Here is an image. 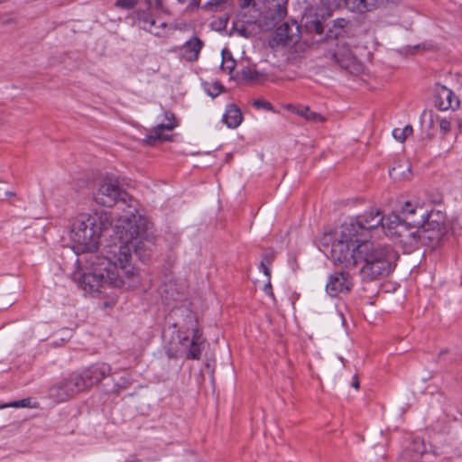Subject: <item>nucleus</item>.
I'll use <instances>...</instances> for the list:
<instances>
[{"mask_svg": "<svg viewBox=\"0 0 462 462\" xmlns=\"http://www.w3.org/2000/svg\"><path fill=\"white\" fill-rule=\"evenodd\" d=\"M215 90H216V93H210V95H211L212 97H216V96H217V95L219 94V92H220L219 87H218V86H216V87H215Z\"/></svg>", "mask_w": 462, "mask_h": 462, "instance_id": "ea45409f", "label": "nucleus"}, {"mask_svg": "<svg viewBox=\"0 0 462 462\" xmlns=\"http://www.w3.org/2000/svg\"><path fill=\"white\" fill-rule=\"evenodd\" d=\"M437 106L439 110L457 109L460 106L459 98L455 93L445 86L438 85L435 88Z\"/></svg>", "mask_w": 462, "mask_h": 462, "instance_id": "ddd939ff", "label": "nucleus"}, {"mask_svg": "<svg viewBox=\"0 0 462 462\" xmlns=\"http://www.w3.org/2000/svg\"><path fill=\"white\" fill-rule=\"evenodd\" d=\"M352 386L355 388V389H358L359 388V381H358V378L356 375H355L353 377V381H352Z\"/></svg>", "mask_w": 462, "mask_h": 462, "instance_id": "c9c22d12", "label": "nucleus"}, {"mask_svg": "<svg viewBox=\"0 0 462 462\" xmlns=\"http://www.w3.org/2000/svg\"><path fill=\"white\" fill-rule=\"evenodd\" d=\"M339 64L349 70L351 73H357L361 69V65L357 61L355 54L347 47H342L335 54Z\"/></svg>", "mask_w": 462, "mask_h": 462, "instance_id": "f3484780", "label": "nucleus"}, {"mask_svg": "<svg viewBox=\"0 0 462 462\" xmlns=\"http://www.w3.org/2000/svg\"><path fill=\"white\" fill-rule=\"evenodd\" d=\"M348 0H320V4L327 10V15L342 6H347Z\"/></svg>", "mask_w": 462, "mask_h": 462, "instance_id": "5701e85b", "label": "nucleus"}, {"mask_svg": "<svg viewBox=\"0 0 462 462\" xmlns=\"http://www.w3.org/2000/svg\"><path fill=\"white\" fill-rule=\"evenodd\" d=\"M422 242L439 243L447 233L445 218L439 212H431L426 222L422 221L420 228Z\"/></svg>", "mask_w": 462, "mask_h": 462, "instance_id": "6e6552de", "label": "nucleus"}, {"mask_svg": "<svg viewBox=\"0 0 462 462\" xmlns=\"http://www.w3.org/2000/svg\"><path fill=\"white\" fill-rule=\"evenodd\" d=\"M404 223L403 220H401L400 216L392 213L387 217H383L380 226L385 232L386 236H393L398 235L399 231L402 229L401 226H403Z\"/></svg>", "mask_w": 462, "mask_h": 462, "instance_id": "aec40b11", "label": "nucleus"}, {"mask_svg": "<svg viewBox=\"0 0 462 462\" xmlns=\"http://www.w3.org/2000/svg\"><path fill=\"white\" fill-rule=\"evenodd\" d=\"M403 178H406L407 176L404 174V172L402 173Z\"/></svg>", "mask_w": 462, "mask_h": 462, "instance_id": "a18cd8bd", "label": "nucleus"}, {"mask_svg": "<svg viewBox=\"0 0 462 462\" xmlns=\"http://www.w3.org/2000/svg\"><path fill=\"white\" fill-rule=\"evenodd\" d=\"M447 354V350H443L441 351L439 356H438V358L436 359V362L439 363L440 362L441 358Z\"/></svg>", "mask_w": 462, "mask_h": 462, "instance_id": "58836bf2", "label": "nucleus"}, {"mask_svg": "<svg viewBox=\"0 0 462 462\" xmlns=\"http://www.w3.org/2000/svg\"><path fill=\"white\" fill-rule=\"evenodd\" d=\"M383 221V216L379 209H372L368 212L345 221V226H349L354 228L352 231L358 236H363L365 240H369V233L371 230L380 226V223Z\"/></svg>", "mask_w": 462, "mask_h": 462, "instance_id": "0eeeda50", "label": "nucleus"}, {"mask_svg": "<svg viewBox=\"0 0 462 462\" xmlns=\"http://www.w3.org/2000/svg\"><path fill=\"white\" fill-rule=\"evenodd\" d=\"M203 45V42L197 37L189 39L180 47L181 58L189 62L196 61Z\"/></svg>", "mask_w": 462, "mask_h": 462, "instance_id": "6ab92c4d", "label": "nucleus"}, {"mask_svg": "<svg viewBox=\"0 0 462 462\" xmlns=\"http://www.w3.org/2000/svg\"><path fill=\"white\" fill-rule=\"evenodd\" d=\"M259 73L256 70H253L251 69H243L241 71V76L249 80H256Z\"/></svg>", "mask_w": 462, "mask_h": 462, "instance_id": "c85d7f7f", "label": "nucleus"}, {"mask_svg": "<svg viewBox=\"0 0 462 462\" xmlns=\"http://www.w3.org/2000/svg\"><path fill=\"white\" fill-rule=\"evenodd\" d=\"M457 125H458V128H459L460 132H462V120L461 119L457 120Z\"/></svg>", "mask_w": 462, "mask_h": 462, "instance_id": "79ce46f5", "label": "nucleus"}, {"mask_svg": "<svg viewBox=\"0 0 462 462\" xmlns=\"http://www.w3.org/2000/svg\"><path fill=\"white\" fill-rule=\"evenodd\" d=\"M300 28L296 22L283 23L275 31V40L282 44L294 43L299 40Z\"/></svg>", "mask_w": 462, "mask_h": 462, "instance_id": "2eb2a0df", "label": "nucleus"}, {"mask_svg": "<svg viewBox=\"0 0 462 462\" xmlns=\"http://www.w3.org/2000/svg\"><path fill=\"white\" fill-rule=\"evenodd\" d=\"M401 169V166H398V167H393L392 170L389 171V174L391 176H394L396 177L394 174L396 173L397 171H399Z\"/></svg>", "mask_w": 462, "mask_h": 462, "instance_id": "4c0bfd02", "label": "nucleus"}, {"mask_svg": "<svg viewBox=\"0 0 462 462\" xmlns=\"http://www.w3.org/2000/svg\"><path fill=\"white\" fill-rule=\"evenodd\" d=\"M402 214L403 221L406 223H404L403 226H401L402 229L397 236L400 238L401 243L412 247L419 242H422L420 228L426 210H423L421 206H413L411 202L407 201L402 208Z\"/></svg>", "mask_w": 462, "mask_h": 462, "instance_id": "20e7f679", "label": "nucleus"}, {"mask_svg": "<svg viewBox=\"0 0 462 462\" xmlns=\"http://www.w3.org/2000/svg\"><path fill=\"white\" fill-rule=\"evenodd\" d=\"M165 119L167 120V123L159 124L149 134L146 135L143 139L145 143L152 145L158 141L170 140V135L166 134L164 132H171L176 127L174 115L172 113L166 112Z\"/></svg>", "mask_w": 462, "mask_h": 462, "instance_id": "9b49d317", "label": "nucleus"}, {"mask_svg": "<svg viewBox=\"0 0 462 462\" xmlns=\"http://www.w3.org/2000/svg\"><path fill=\"white\" fill-rule=\"evenodd\" d=\"M29 402H30L29 399H23V400H21L19 402H13L11 403L5 404V405L1 406V408H5V407H15V408L26 407V406H28Z\"/></svg>", "mask_w": 462, "mask_h": 462, "instance_id": "7c9ffc66", "label": "nucleus"}, {"mask_svg": "<svg viewBox=\"0 0 462 462\" xmlns=\"http://www.w3.org/2000/svg\"><path fill=\"white\" fill-rule=\"evenodd\" d=\"M273 255L272 253H270V254H264L263 257V260H264L265 263L271 264V263L273 261Z\"/></svg>", "mask_w": 462, "mask_h": 462, "instance_id": "f704fd0d", "label": "nucleus"}, {"mask_svg": "<svg viewBox=\"0 0 462 462\" xmlns=\"http://www.w3.org/2000/svg\"><path fill=\"white\" fill-rule=\"evenodd\" d=\"M346 7L349 10L357 13H365L370 11L366 5V0H348Z\"/></svg>", "mask_w": 462, "mask_h": 462, "instance_id": "393cba45", "label": "nucleus"}, {"mask_svg": "<svg viewBox=\"0 0 462 462\" xmlns=\"http://www.w3.org/2000/svg\"><path fill=\"white\" fill-rule=\"evenodd\" d=\"M111 367L107 364H99L89 367L79 374H73L69 380L75 393L85 391L109 375Z\"/></svg>", "mask_w": 462, "mask_h": 462, "instance_id": "423d86ee", "label": "nucleus"}, {"mask_svg": "<svg viewBox=\"0 0 462 462\" xmlns=\"http://www.w3.org/2000/svg\"><path fill=\"white\" fill-rule=\"evenodd\" d=\"M139 26L155 36H164L168 32V24L162 19L143 14L138 17Z\"/></svg>", "mask_w": 462, "mask_h": 462, "instance_id": "4468645a", "label": "nucleus"}, {"mask_svg": "<svg viewBox=\"0 0 462 462\" xmlns=\"http://www.w3.org/2000/svg\"><path fill=\"white\" fill-rule=\"evenodd\" d=\"M222 120L227 127L236 128L242 123L243 116L240 109L236 105L230 104L226 106Z\"/></svg>", "mask_w": 462, "mask_h": 462, "instance_id": "4be33fe9", "label": "nucleus"}, {"mask_svg": "<svg viewBox=\"0 0 462 462\" xmlns=\"http://www.w3.org/2000/svg\"><path fill=\"white\" fill-rule=\"evenodd\" d=\"M180 344L189 346L187 358L199 359L203 348L204 338L199 329H194L192 339L189 341L188 337H179Z\"/></svg>", "mask_w": 462, "mask_h": 462, "instance_id": "dca6fc26", "label": "nucleus"}, {"mask_svg": "<svg viewBox=\"0 0 462 462\" xmlns=\"http://www.w3.org/2000/svg\"><path fill=\"white\" fill-rule=\"evenodd\" d=\"M353 230L351 225L341 224L320 239L321 245H330L329 254L333 263L345 269H352L360 263L361 249L365 243V238L356 236Z\"/></svg>", "mask_w": 462, "mask_h": 462, "instance_id": "f03ea898", "label": "nucleus"}, {"mask_svg": "<svg viewBox=\"0 0 462 462\" xmlns=\"http://www.w3.org/2000/svg\"><path fill=\"white\" fill-rule=\"evenodd\" d=\"M5 195L8 196V197H14V192H11V191H6L5 192Z\"/></svg>", "mask_w": 462, "mask_h": 462, "instance_id": "37998d69", "label": "nucleus"}, {"mask_svg": "<svg viewBox=\"0 0 462 462\" xmlns=\"http://www.w3.org/2000/svg\"><path fill=\"white\" fill-rule=\"evenodd\" d=\"M180 2H184L185 0H179Z\"/></svg>", "mask_w": 462, "mask_h": 462, "instance_id": "de8ad7c7", "label": "nucleus"}, {"mask_svg": "<svg viewBox=\"0 0 462 462\" xmlns=\"http://www.w3.org/2000/svg\"><path fill=\"white\" fill-rule=\"evenodd\" d=\"M388 2H392V3H393V2H394V0H388Z\"/></svg>", "mask_w": 462, "mask_h": 462, "instance_id": "49530a36", "label": "nucleus"}, {"mask_svg": "<svg viewBox=\"0 0 462 462\" xmlns=\"http://www.w3.org/2000/svg\"><path fill=\"white\" fill-rule=\"evenodd\" d=\"M135 5H136V0H116V7L125 9V10H130V9L134 8L135 6Z\"/></svg>", "mask_w": 462, "mask_h": 462, "instance_id": "cd10ccee", "label": "nucleus"}, {"mask_svg": "<svg viewBox=\"0 0 462 462\" xmlns=\"http://www.w3.org/2000/svg\"><path fill=\"white\" fill-rule=\"evenodd\" d=\"M439 129L443 135L448 134L451 130V123L447 118H442L439 121Z\"/></svg>", "mask_w": 462, "mask_h": 462, "instance_id": "c756f323", "label": "nucleus"}, {"mask_svg": "<svg viewBox=\"0 0 462 462\" xmlns=\"http://www.w3.org/2000/svg\"><path fill=\"white\" fill-rule=\"evenodd\" d=\"M271 290H272V286H271V283H270V282H269L265 285V287H264V291H265L266 292H269V291H271Z\"/></svg>", "mask_w": 462, "mask_h": 462, "instance_id": "a19ab883", "label": "nucleus"}, {"mask_svg": "<svg viewBox=\"0 0 462 462\" xmlns=\"http://www.w3.org/2000/svg\"><path fill=\"white\" fill-rule=\"evenodd\" d=\"M413 133L411 125H408L403 128H395L393 130V136L398 142L403 143Z\"/></svg>", "mask_w": 462, "mask_h": 462, "instance_id": "b1692460", "label": "nucleus"}, {"mask_svg": "<svg viewBox=\"0 0 462 462\" xmlns=\"http://www.w3.org/2000/svg\"><path fill=\"white\" fill-rule=\"evenodd\" d=\"M268 264L269 263H264V260H262L261 263H260V269L263 271L264 275H266L268 278H270L271 273H270V269L268 267Z\"/></svg>", "mask_w": 462, "mask_h": 462, "instance_id": "473e14b6", "label": "nucleus"}, {"mask_svg": "<svg viewBox=\"0 0 462 462\" xmlns=\"http://www.w3.org/2000/svg\"><path fill=\"white\" fill-rule=\"evenodd\" d=\"M254 106L257 108H264L266 110H271L272 109V105L271 103L269 102H266L264 100H255L254 102Z\"/></svg>", "mask_w": 462, "mask_h": 462, "instance_id": "2f4dec72", "label": "nucleus"}, {"mask_svg": "<svg viewBox=\"0 0 462 462\" xmlns=\"http://www.w3.org/2000/svg\"><path fill=\"white\" fill-rule=\"evenodd\" d=\"M71 386L72 385L69 378H66L54 384L50 389L49 394L56 402H65L76 394L73 387Z\"/></svg>", "mask_w": 462, "mask_h": 462, "instance_id": "a211bd4d", "label": "nucleus"}, {"mask_svg": "<svg viewBox=\"0 0 462 462\" xmlns=\"http://www.w3.org/2000/svg\"><path fill=\"white\" fill-rule=\"evenodd\" d=\"M287 109L297 114L298 116L303 117L304 119L310 122L322 123L326 120V118L322 115L311 111L310 107L307 106L288 105Z\"/></svg>", "mask_w": 462, "mask_h": 462, "instance_id": "412c9836", "label": "nucleus"}, {"mask_svg": "<svg viewBox=\"0 0 462 462\" xmlns=\"http://www.w3.org/2000/svg\"><path fill=\"white\" fill-rule=\"evenodd\" d=\"M352 287L353 281L350 274L346 272H339L328 277L326 291L331 297H336L340 293H347Z\"/></svg>", "mask_w": 462, "mask_h": 462, "instance_id": "9d476101", "label": "nucleus"}, {"mask_svg": "<svg viewBox=\"0 0 462 462\" xmlns=\"http://www.w3.org/2000/svg\"><path fill=\"white\" fill-rule=\"evenodd\" d=\"M128 195L125 192L119 184V180L115 176H106L101 179L97 190L94 193L95 201L105 207H113L116 203H120V208L123 210L121 215L125 214L129 207H134L136 210L135 205L127 203Z\"/></svg>", "mask_w": 462, "mask_h": 462, "instance_id": "39448f33", "label": "nucleus"}, {"mask_svg": "<svg viewBox=\"0 0 462 462\" xmlns=\"http://www.w3.org/2000/svg\"><path fill=\"white\" fill-rule=\"evenodd\" d=\"M430 456L423 440L414 439L402 452L399 462H430L428 459Z\"/></svg>", "mask_w": 462, "mask_h": 462, "instance_id": "f8f14e48", "label": "nucleus"}, {"mask_svg": "<svg viewBox=\"0 0 462 462\" xmlns=\"http://www.w3.org/2000/svg\"><path fill=\"white\" fill-rule=\"evenodd\" d=\"M236 66V61L232 59H226L225 55H223V61L221 64V69L223 71H226L227 73H231Z\"/></svg>", "mask_w": 462, "mask_h": 462, "instance_id": "bb28decb", "label": "nucleus"}, {"mask_svg": "<svg viewBox=\"0 0 462 462\" xmlns=\"http://www.w3.org/2000/svg\"><path fill=\"white\" fill-rule=\"evenodd\" d=\"M310 16H305V26L310 32L321 34L323 32V26L318 19H310Z\"/></svg>", "mask_w": 462, "mask_h": 462, "instance_id": "a878e982", "label": "nucleus"}, {"mask_svg": "<svg viewBox=\"0 0 462 462\" xmlns=\"http://www.w3.org/2000/svg\"><path fill=\"white\" fill-rule=\"evenodd\" d=\"M437 222L434 221V225H430V229H436Z\"/></svg>", "mask_w": 462, "mask_h": 462, "instance_id": "c03bdc74", "label": "nucleus"}, {"mask_svg": "<svg viewBox=\"0 0 462 462\" xmlns=\"http://www.w3.org/2000/svg\"><path fill=\"white\" fill-rule=\"evenodd\" d=\"M289 0H265L263 20L267 29L274 27L287 14Z\"/></svg>", "mask_w": 462, "mask_h": 462, "instance_id": "1a4fd4ad", "label": "nucleus"}, {"mask_svg": "<svg viewBox=\"0 0 462 462\" xmlns=\"http://www.w3.org/2000/svg\"><path fill=\"white\" fill-rule=\"evenodd\" d=\"M254 4V0H244L240 5L243 8L249 6L251 4Z\"/></svg>", "mask_w": 462, "mask_h": 462, "instance_id": "e433bc0d", "label": "nucleus"}, {"mask_svg": "<svg viewBox=\"0 0 462 462\" xmlns=\"http://www.w3.org/2000/svg\"><path fill=\"white\" fill-rule=\"evenodd\" d=\"M398 254L388 245H381L365 240L361 250L360 270L363 279L367 281L388 276L393 270Z\"/></svg>", "mask_w": 462, "mask_h": 462, "instance_id": "7ed1b4c3", "label": "nucleus"}, {"mask_svg": "<svg viewBox=\"0 0 462 462\" xmlns=\"http://www.w3.org/2000/svg\"><path fill=\"white\" fill-rule=\"evenodd\" d=\"M382 0H366V5H368L370 11L375 8Z\"/></svg>", "mask_w": 462, "mask_h": 462, "instance_id": "72a5a7b5", "label": "nucleus"}, {"mask_svg": "<svg viewBox=\"0 0 462 462\" xmlns=\"http://www.w3.org/2000/svg\"><path fill=\"white\" fill-rule=\"evenodd\" d=\"M114 223L111 213L80 214L73 221L70 239L77 260L84 266L73 280L86 293L107 295V289L134 287L139 273L132 264V252L145 260L154 245L153 233L147 221L132 206Z\"/></svg>", "mask_w": 462, "mask_h": 462, "instance_id": "f257e3e1", "label": "nucleus"}]
</instances>
